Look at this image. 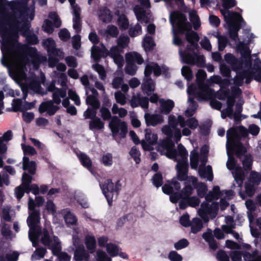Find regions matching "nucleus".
<instances>
[{
  "label": "nucleus",
  "instance_id": "nucleus-1",
  "mask_svg": "<svg viewBox=\"0 0 261 261\" xmlns=\"http://www.w3.org/2000/svg\"><path fill=\"white\" fill-rule=\"evenodd\" d=\"M34 0H0V42L3 54L1 60L9 71H14L28 85L30 80L24 79L25 71L33 72L39 68L35 47L18 42V32L32 44L38 43L37 37L29 30L34 19Z\"/></svg>",
  "mask_w": 261,
  "mask_h": 261
},
{
  "label": "nucleus",
  "instance_id": "nucleus-2",
  "mask_svg": "<svg viewBox=\"0 0 261 261\" xmlns=\"http://www.w3.org/2000/svg\"><path fill=\"white\" fill-rule=\"evenodd\" d=\"M168 125H165L162 128V132L167 136V138L160 143L158 146V151L161 154L165 155L167 158L177 162L176 168L177 172V178L179 180H185V187L180 190L179 183L173 179L170 185H165L162 187L163 192L170 195V199L173 203H176L180 198H186L193 193L194 189H197V194L203 197L207 190L205 184L197 182V178L194 176L187 177L188 152L181 144H178L177 149H174L175 142L180 141L181 134L180 129L176 128L178 124L183 128L182 134L188 136L191 131L189 129H194L198 125V121L194 118L188 119L186 121L183 116L179 115L177 117L171 115L168 118Z\"/></svg>",
  "mask_w": 261,
  "mask_h": 261
},
{
  "label": "nucleus",
  "instance_id": "nucleus-3",
  "mask_svg": "<svg viewBox=\"0 0 261 261\" xmlns=\"http://www.w3.org/2000/svg\"><path fill=\"white\" fill-rule=\"evenodd\" d=\"M170 21L173 28V44L178 46L182 44L183 41L177 34H185L187 40L190 43L185 53L182 52L181 48L179 49L181 61L189 64L201 65L204 62L203 56H199L193 51L189 52L197 49L199 38L196 32L191 31V25L187 21L186 16L179 12L173 11L170 14Z\"/></svg>",
  "mask_w": 261,
  "mask_h": 261
},
{
  "label": "nucleus",
  "instance_id": "nucleus-4",
  "mask_svg": "<svg viewBox=\"0 0 261 261\" xmlns=\"http://www.w3.org/2000/svg\"><path fill=\"white\" fill-rule=\"evenodd\" d=\"M35 202L33 198H30L28 207L30 212L27 219V223L30 228L29 237L32 242L33 246L36 247L38 245V239L41 236V241L43 244L47 246L51 249L55 255H58L60 261H69L70 257L66 253H60L61 246L57 237L51 236L46 229H44L42 233L38 228V224L40 222L39 212L34 209Z\"/></svg>",
  "mask_w": 261,
  "mask_h": 261
},
{
  "label": "nucleus",
  "instance_id": "nucleus-5",
  "mask_svg": "<svg viewBox=\"0 0 261 261\" xmlns=\"http://www.w3.org/2000/svg\"><path fill=\"white\" fill-rule=\"evenodd\" d=\"M259 132V127L255 124L249 125L248 130L243 126H240L236 128H230L227 131L226 133V149L228 155V161L226 166L229 169H231L234 165L233 159L230 155V149L237 152L240 157V152L244 153L246 152V148L241 142L242 138H246L248 132L253 136H256Z\"/></svg>",
  "mask_w": 261,
  "mask_h": 261
},
{
  "label": "nucleus",
  "instance_id": "nucleus-6",
  "mask_svg": "<svg viewBox=\"0 0 261 261\" xmlns=\"http://www.w3.org/2000/svg\"><path fill=\"white\" fill-rule=\"evenodd\" d=\"M223 196L222 198L228 200L233 198L234 192L232 190L220 192L218 186H215L213 191L205 196V201L202 203L200 208L198 210L199 216L205 222L209 220V218H214L217 215L219 205L217 203L213 202V199H217L219 197Z\"/></svg>",
  "mask_w": 261,
  "mask_h": 261
},
{
  "label": "nucleus",
  "instance_id": "nucleus-7",
  "mask_svg": "<svg viewBox=\"0 0 261 261\" xmlns=\"http://www.w3.org/2000/svg\"><path fill=\"white\" fill-rule=\"evenodd\" d=\"M13 74L14 77L16 80L18 82L20 85L21 90L23 93V99L24 100V102L23 105V110H30L34 108L36 101H34L31 102H29L25 101L26 97L27 96V92L30 91L38 94L41 95H44L46 92L43 91L42 88L41 87L40 84L42 83L44 85L45 76L43 73L40 74V80L39 79L35 76L33 72L25 71L24 73V79H29L30 83L28 85H23L21 83V80L19 79L15 73L14 71H11Z\"/></svg>",
  "mask_w": 261,
  "mask_h": 261
},
{
  "label": "nucleus",
  "instance_id": "nucleus-8",
  "mask_svg": "<svg viewBox=\"0 0 261 261\" xmlns=\"http://www.w3.org/2000/svg\"><path fill=\"white\" fill-rule=\"evenodd\" d=\"M221 1L224 9H221L220 11L228 25L229 37L234 41H237L238 40V32L240 29V25L245 24V21L239 13L229 10V9L236 6L235 0Z\"/></svg>",
  "mask_w": 261,
  "mask_h": 261
},
{
  "label": "nucleus",
  "instance_id": "nucleus-9",
  "mask_svg": "<svg viewBox=\"0 0 261 261\" xmlns=\"http://www.w3.org/2000/svg\"><path fill=\"white\" fill-rule=\"evenodd\" d=\"M233 40V39L230 37ZM233 41L237 44L236 50L241 55V59L236 58L232 54L228 53L224 56L225 61L231 66L232 69L237 72L241 71L244 68H249L252 65L251 50L247 44L239 41V38L237 41Z\"/></svg>",
  "mask_w": 261,
  "mask_h": 261
},
{
  "label": "nucleus",
  "instance_id": "nucleus-10",
  "mask_svg": "<svg viewBox=\"0 0 261 261\" xmlns=\"http://www.w3.org/2000/svg\"><path fill=\"white\" fill-rule=\"evenodd\" d=\"M196 76L197 85L192 84L188 86V94L190 96L194 95L199 101L211 99L214 98L215 92L207 85L206 83H205L206 77V72L203 70L199 69Z\"/></svg>",
  "mask_w": 261,
  "mask_h": 261
},
{
  "label": "nucleus",
  "instance_id": "nucleus-11",
  "mask_svg": "<svg viewBox=\"0 0 261 261\" xmlns=\"http://www.w3.org/2000/svg\"><path fill=\"white\" fill-rule=\"evenodd\" d=\"M208 149L206 146H203L199 154L197 150L194 149L190 154V161L191 168L196 169L199 167L198 173L201 177L207 178L212 181L213 179L212 169L211 166L205 167L207 162V155Z\"/></svg>",
  "mask_w": 261,
  "mask_h": 261
},
{
  "label": "nucleus",
  "instance_id": "nucleus-12",
  "mask_svg": "<svg viewBox=\"0 0 261 261\" xmlns=\"http://www.w3.org/2000/svg\"><path fill=\"white\" fill-rule=\"evenodd\" d=\"M81 81L85 86L86 93L87 95L86 103L91 108H88L84 113L86 118H91L96 115V110L99 107L100 103L98 100V92L94 88L89 87V79L87 75L81 77Z\"/></svg>",
  "mask_w": 261,
  "mask_h": 261
},
{
  "label": "nucleus",
  "instance_id": "nucleus-13",
  "mask_svg": "<svg viewBox=\"0 0 261 261\" xmlns=\"http://www.w3.org/2000/svg\"><path fill=\"white\" fill-rule=\"evenodd\" d=\"M166 69L165 67L161 68L157 64L154 62H151L146 65L144 71L145 78L142 86V90L144 93L148 95H150L151 92L154 90V83L149 77L150 74L153 72L155 76H158L162 72H165Z\"/></svg>",
  "mask_w": 261,
  "mask_h": 261
},
{
  "label": "nucleus",
  "instance_id": "nucleus-14",
  "mask_svg": "<svg viewBox=\"0 0 261 261\" xmlns=\"http://www.w3.org/2000/svg\"><path fill=\"white\" fill-rule=\"evenodd\" d=\"M230 155L233 159L234 165L231 169H229L228 167L227 168L229 170L234 169V171L232 172L233 177L239 187H242L245 179V174L243 169L241 167L236 166V162L232 155L233 154H236L237 157L240 159H242L243 156L242 163L245 170H249L251 168L252 161V158L250 155H245L246 152L243 154L240 152V157H239L236 151L233 150L231 148L230 149Z\"/></svg>",
  "mask_w": 261,
  "mask_h": 261
},
{
  "label": "nucleus",
  "instance_id": "nucleus-15",
  "mask_svg": "<svg viewBox=\"0 0 261 261\" xmlns=\"http://www.w3.org/2000/svg\"><path fill=\"white\" fill-rule=\"evenodd\" d=\"M48 91L53 92V99L55 103L57 105L60 104L62 100V105L67 108V112L72 115L76 114L77 111L76 108L73 106H69V100L67 97V92L65 89H59L56 88L55 82L53 81L47 87Z\"/></svg>",
  "mask_w": 261,
  "mask_h": 261
},
{
  "label": "nucleus",
  "instance_id": "nucleus-16",
  "mask_svg": "<svg viewBox=\"0 0 261 261\" xmlns=\"http://www.w3.org/2000/svg\"><path fill=\"white\" fill-rule=\"evenodd\" d=\"M43 46L46 49L48 56V65L50 67H54L60 59L63 58V53L60 49L56 48L55 42L51 38L43 40L42 41Z\"/></svg>",
  "mask_w": 261,
  "mask_h": 261
},
{
  "label": "nucleus",
  "instance_id": "nucleus-17",
  "mask_svg": "<svg viewBox=\"0 0 261 261\" xmlns=\"http://www.w3.org/2000/svg\"><path fill=\"white\" fill-rule=\"evenodd\" d=\"M109 127L112 132L114 138L118 143L120 142L121 139L125 137L127 133L126 123L119 119L117 116L112 118L109 123Z\"/></svg>",
  "mask_w": 261,
  "mask_h": 261
},
{
  "label": "nucleus",
  "instance_id": "nucleus-18",
  "mask_svg": "<svg viewBox=\"0 0 261 261\" xmlns=\"http://www.w3.org/2000/svg\"><path fill=\"white\" fill-rule=\"evenodd\" d=\"M81 228H73L72 234L73 245L75 250L74 254V258L76 261H83L87 260L89 257V253L86 251L83 245L81 244L80 237L78 233L81 231Z\"/></svg>",
  "mask_w": 261,
  "mask_h": 261
},
{
  "label": "nucleus",
  "instance_id": "nucleus-19",
  "mask_svg": "<svg viewBox=\"0 0 261 261\" xmlns=\"http://www.w3.org/2000/svg\"><path fill=\"white\" fill-rule=\"evenodd\" d=\"M230 84L229 80L228 79H221V82H220L219 86L220 89L219 91L215 93L214 97H217L220 100H224L226 98L228 99V97H234V99L238 97L241 94V90L240 88L236 87H233L231 89V91L226 88L229 86Z\"/></svg>",
  "mask_w": 261,
  "mask_h": 261
},
{
  "label": "nucleus",
  "instance_id": "nucleus-20",
  "mask_svg": "<svg viewBox=\"0 0 261 261\" xmlns=\"http://www.w3.org/2000/svg\"><path fill=\"white\" fill-rule=\"evenodd\" d=\"M99 185L102 193L107 199L109 205H111L112 202L113 193L116 192L117 193L121 189L122 184L120 181L118 180L114 186L111 180L106 179L103 184L99 181Z\"/></svg>",
  "mask_w": 261,
  "mask_h": 261
},
{
  "label": "nucleus",
  "instance_id": "nucleus-21",
  "mask_svg": "<svg viewBox=\"0 0 261 261\" xmlns=\"http://www.w3.org/2000/svg\"><path fill=\"white\" fill-rule=\"evenodd\" d=\"M22 149L24 156L23 158V169L28 170L31 174H34L36 170V164L34 161H30L28 158L25 155H34L36 153V151L34 147L31 146H27L21 144Z\"/></svg>",
  "mask_w": 261,
  "mask_h": 261
},
{
  "label": "nucleus",
  "instance_id": "nucleus-22",
  "mask_svg": "<svg viewBox=\"0 0 261 261\" xmlns=\"http://www.w3.org/2000/svg\"><path fill=\"white\" fill-rule=\"evenodd\" d=\"M230 256L233 261L241 260L242 256L245 261H261V255H258V252L255 250L252 253L247 251L241 252L234 251L230 253Z\"/></svg>",
  "mask_w": 261,
  "mask_h": 261
},
{
  "label": "nucleus",
  "instance_id": "nucleus-23",
  "mask_svg": "<svg viewBox=\"0 0 261 261\" xmlns=\"http://www.w3.org/2000/svg\"><path fill=\"white\" fill-rule=\"evenodd\" d=\"M261 181V175L255 171L250 173L248 181L245 184L246 192L249 196L253 195L255 187Z\"/></svg>",
  "mask_w": 261,
  "mask_h": 261
},
{
  "label": "nucleus",
  "instance_id": "nucleus-24",
  "mask_svg": "<svg viewBox=\"0 0 261 261\" xmlns=\"http://www.w3.org/2000/svg\"><path fill=\"white\" fill-rule=\"evenodd\" d=\"M50 20H45L42 25L43 31L48 34H51L54 31V26L59 28L61 25V21L58 18L57 14L55 12H51L49 14Z\"/></svg>",
  "mask_w": 261,
  "mask_h": 261
},
{
  "label": "nucleus",
  "instance_id": "nucleus-25",
  "mask_svg": "<svg viewBox=\"0 0 261 261\" xmlns=\"http://www.w3.org/2000/svg\"><path fill=\"white\" fill-rule=\"evenodd\" d=\"M73 14V28L76 33L81 31L82 23L81 19V9L79 7L75 4V0H69Z\"/></svg>",
  "mask_w": 261,
  "mask_h": 261
},
{
  "label": "nucleus",
  "instance_id": "nucleus-26",
  "mask_svg": "<svg viewBox=\"0 0 261 261\" xmlns=\"http://www.w3.org/2000/svg\"><path fill=\"white\" fill-rule=\"evenodd\" d=\"M143 8H141L139 6H136L134 11L136 17L139 21L141 23L145 22L147 23L148 21V18L146 16L144 8H149L150 7V4L149 0H138Z\"/></svg>",
  "mask_w": 261,
  "mask_h": 261
},
{
  "label": "nucleus",
  "instance_id": "nucleus-27",
  "mask_svg": "<svg viewBox=\"0 0 261 261\" xmlns=\"http://www.w3.org/2000/svg\"><path fill=\"white\" fill-rule=\"evenodd\" d=\"M145 132V140L142 142L141 144L145 150H151L153 149L152 145L157 142L158 136L156 134L152 133L149 128L146 129Z\"/></svg>",
  "mask_w": 261,
  "mask_h": 261
},
{
  "label": "nucleus",
  "instance_id": "nucleus-28",
  "mask_svg": "<svg viewBox=\"0 0 261 261\" xmlns=\"http://www.w3.org/2000/svg\"><path fill=\"white\" fill-rule=\"evenodd\" d=\"M77 228H81L82 230L78 233V236L80 237V234L82 232L85 234V244L87 249L91 253H93L96 248V240L95 237L87 229L83 227H77Z\"/></svg>",
  "mask_w": 261,
  "mask_h": 261
},
{
  "label": "nucleus",
  "instance_id": "nucleus-29",
  "mask_svg": "<svg viewBox=\"0 0 261 261\" xmlns=\"http://www.w3.org/2000/svg\"><path fill=\"white\" fill-rule=\"evenodd\" d=\"M144 118L147 126H155L164 122V117L160 113H146Z\"/></svg>",
  "mask_w": 261,
  "mask_h": 261
},
{
  "label": "nucleus",
  "instance_id": "nucleus-30",
  "mask_svg": "<svg viewBox=\"0 0 261 261\" xmlns=\"http://www.w3.org/2000/svg\"><path fill=\"white\" fill-rule=\"evenodd\" d=\"M54 99L42 102L39 106V111L40 113L47 112V114L51 116L54 115L59 110V107L54 105Z\"/></svg>",
  "mask_w": 261,
  "mask_h": 261
},
{
  "label": "nucleus",
  "instance_id": "nucleus-31",
  "mask_svg": "<svg viewBox=\"0 0 261 261\" xmlns=\"http://www.w3.org/2000/svg\"><path fill=\"white\" fill-rule=\"evenodd\" d=\"M120 49L117 46L112 47L109 53L110 56L113 59L114 62L117 65L118 67L121 68L123 65V58L120 55Z\"/></svg>",
  "mask_w": 261,
  "mask_h": 261
},
{
  "label": "nucleus",
  "instance_id": "nucleus-32",
  "mask_svg": "<svg viewBox=\"0 0 261 261\" xmlns=\"http://www.w3.org/2000/svg\"><path fill=\"white\" fill-rule=\"evenodd\" d=\"M149 100L147 97H142L140 94L134 95L131 99L130 103L133 107H136L139 106L144 109H147L148 108Z\"/></svg>",
  "mask_w": 261,
  "mask_h": 261
},
{
  "label": "nucleus",
  "instance_id": "nucleus-33",
  "mask_svg": "<svg viewBox=\"0 0 261 261\" xmlns=\"http://www.w3.org/2000/svg\"><path fill=\"white\" fill-rule=\"evenodd\" d=\"M13 134L11 130L6 132L0 137V155L4 154L7 150V142L12 139Z\"/></svg>",
  "mask_w": 261,
  "mask_h": 261
},
{
  "label": "nucleus",
  "instance_id": "nucleus-34",
  "mask_svg": "<svg viewBox=\"0 0 261 261\" xmlns=\"http://www.w3.org/2000/svg\"><path fill=\"white\" fill-rule=\"evenodd\" d=\"M4 92L6 95L15 97L16 95H19V91H14L11 89L8 85H5L3 88V91H0V114L2 113V109L3 108V99L4 97Z\"/></svg>",
  "mask_w": 261,
  "mask_h": 261
},
{
  "label": "nucleus",
  "instance_id": "nucleus-35",
  "mask_svg": "<svg viewBox=\"0 0 261 261\" xmlns=\"http://www.w3.org/2000/svg\"><path fill=\"white\" fill-rule=\"evenodd\" d=\"M241 71L244 72L243 76L246 78V83L248 84L250 82L251 79L254 78L257 81H261V76L259 74H256L254 72V69L251 68V66L249 68H244Z\"/></svg>",
  "mask_w": 261,
  "mask_h": 261
},
{
  "label": "nucleus",
  "instance_id": "nucleus-36",
  "mask_svg": "<svg viewBox=\"0 0 261 261\" xmlns=\"http://www.w3.org/2000/svg\"><path fill=\"white\" fill-rule=\"evenodd\" d=\"M108 55V51L103 45L101 47L93 45L91 48V57L95 60H98L101 57Z\"/></svg>",
  "mask_w": 261,
  "mask_h": 261
},
{
  "label": "nucleus",
  "instance_id": "nucleus-37",
  "mask_svg": "<svg viewBox=\"0 0 261 261\" xmlns=\"http://www.w3.org/2000/svg\"><path fill=\"white\" fill-rule=\"evenodd\" d=\"M235 99L234 97H228L227 99V108L221 111V117L223 119L228 117L230 119H233L232 107L234 106Z\"/></svg>",
  "mask_w": 261,
  "mask_h": 261
},
{
  "label": "nucleus",
  "instance_id": "nucleus-38",
  "mask_svg": "<svg viewBox=\"0 0 261 261\" xmlns=\"http://www.w3.org/2000/svg\"><path fill=\"white\" fill-rule=\"evenodd\" d=\"M159 101L161 111L165 114H169L174 106L173 101L170 99L164 100V99H161Z\"/></svg>",
  "mask_w": 261,
  "mask_h": 261
},
{
  "label": "nucleus",
  "instance_id": "nucleus-39",
  "mask_svg": "<svg viewBox=\"0 0 261 261\" xmlns=\"http://www.w3.org/2000/svg\"><path fill=\"white\" fill-rule=\"evenodd\" d=\"M61 213L63 215L65 221L67 224H76L77 220L75 216L73 213H72L69 210H63L61 211Z\"/></svg>",
  "mask_w": 261,
  "mask_h": 261
},
{
  "label": "nucleus",
  "instance_id": "nucleus-40",
  "mask_svg": "<svg viewBox=\"0 0 261 261\" xmlns=\"http://www.w3.org/2000/svg\"><path fill=\"white\" fill-rule=\"evenodd\" d=\"M98 17L100 20L105 22H110L112 18V12L106 7H102L99 9Z\"/></svg>",
  "mask_w": 261,
  "mask_h": 261
},
{
  "label": "nucleus",
  "instance_id": "nucleus-41",
  "mask_svg": "<svg viewBox=\"0 0 261 261\" xmlns=\"http://www.w3.org/2000/svg\"><path fill=\"white\" fill-rule=\"evenodd\" d=\"M126 62H132L133 64H141L143 62V59L140 54L137 53L133 52L127 54L126 55Z\"/></svg>",
  "mask_w": 261,
  "mask_h": 261
},
{
  "label": "nucleus",
  "instance_id": "nucleus-42",
  "mask_svg": "<svg viewBox=\"0 0 261 261\" xmlns=\"http://www.w3.org/2000/svg\"><path fill=\"white\" fill-rule=\"evenodd\" d=\"M76 154L83 166L93 174L91 170L92 162L90 159L86 154L83 153H76Z\"/></svg>",
  "mask_w": 261,
  "mask_h": 261
},
{
  "label": "nucleus",
  "instance_id": "nucleus-43",
  "mask_svg": "<svg viewBox=\"0 0 261 261\" xmlns=\"http://www.w3.org/2000/svg\"><path fill=\"white\" fill-rule=\"evenodd\" d=\"M96 115L93 118H90L92 119L89 122V128L91 130H100L103 128L104 123L100 120V118H95ZM84 117H85L84 116ZM87 119L86 118H85Z\"/></svg>",
  "mask_w": 261,
  "mask_h": 261
},
{
  "label": "nucleus",
  "instance_id": "nucleus-44",
  "mask_svg": "<svg viewBox=\"0 0 261 261\" xmlns=\"http://www.w3.org/2000/svg\"><path fill=\"white\" fill-rule=\"evenodd\" d=\"M203 239L208 243L210 247L213 250L218 248L216 240L214 239L211 231H207L203 234Z\"/></svg>",
  "mask_w": 261,
  "mask_h": 261
},
{
  "label": "nucleus",
  "instance_id": "nucleus-45",
  "mask_svg": "<svg viewBox=\"0 0 261 261\" xmlns=\"http://www.w3.org/2000/svg\"><path fill=\"white\" fill-rule=\"evenodd\" d=\"M189 17L194 29H198L200 25V21L196 11L194 10H190L189 12Z\"/></svg>",
  "mask_w": 261,
  "mask_h": 261
},
{
  "label": "nucleus",
  "instance_id": "nucleus-46",
  "mask_svg": "<svg viewBox=\"0 0 261 261\" xmlns=\"http://www.w3.org/2000/svg\"><path fill=\"white\" fill-rule=\"evenodd\" d=\"M188 101L189 103V105L185 111V115L189 117L193 115L195 113L197 109V105L190 96H189Z\"/></svg>",
  "mask_w": 261,
  "mask_h": 261
},
{
  "label": "nucleus",
  "instance_id": "nucleus-47",
  "mask_svg": "<svg viewBox=\"0 0 261 261\" xmlns=\"http://www.w3.org/2000/svg\"><path fill=\"white\" fill-rule=\"evenodd\" d=\"M246 205L249 211L247 212L248 217L250 223H252L255 217L254 204L251 200H247L246 201Z\"/></svg>",
  "mask_w": 261,
  "mask_h": 261
},
{
  "label": "nucleus",
  "instance_id": "nucleus-48",
  "mask_svg": "<svg viewBox=\"0 0 261 261\" xmlns=\"http://www.w3.org/2000/svg\"><path fill=\"white\" fill-rule=\"evenodd\" d=\"M155 43L152 37L146 36L143 41V46L146 51H148L152 49Z\"/></svg>",
  "mask_w": 261,
  "mask_h": 261
},
{
  "label": "nucleus",
  "instance_id": "nucleus-49",
  "mask_svg": "<svg viewBox=\"0 0 261 261\" xmlns=\"http://www.w3.org/2000/svg\"><path fill=\"white\" fill-rule=\"evenodd\" d=\"M53 76L55 78L58 79V82L60 83V85L63 87L62 89H64V87L66 86L67 80L66 74L55 71L53 72ZM65 90L66 91L65 89Z\"/></svg>",
  "mask_w": 261,
  "mask_h": 261
},
{
  "label": "nucleus",
  "instance_id": "nucleus-50",
  "mask_svg": "<svg viewBox=\"0 0 261 261\" xmlns=\"http://www.w3.org/2000/svg\"><path fill=\"white\" fill-rule=\"evenodd\" d=\"M202 227V223L201 220L197 218H194L191 223V231L196 233L200 231Z\"/></svg>",
  "mask_w": 261,
  "mask_h": 261
},
{
  "label": "nucleus",
  "instance_id": "nucleus-51",
  "mask_svg": "<svg viewBox=\"0 0 261 261\" xmlns=\"http://www.w3.org/2000/svg\"><path fill=\"white\" fill-rule=\"evenodd\" d=\"M46 252V249L43 247L37 248L32 255V260H36L42 258L44 256Z\"/></svg>",
  "mask_w": 261,
  "mask_h": 261
},
{
  "label": "nucleus",
  "instance_id": "nucleus-52",
  "mask_svg": "<svg viewBox=\"0 0 261 261\" xmlns=\"http://www.w3.org/2000/svg\"><path fill=\"white\" fill-rule=\"evenodd\" d=\"M113 114H117L120 118L124 117L127 114V111L123 108H119L116 104H114L112 108Z\"/></svg>",
  "mask_w": 261,
  "mask_h": 261
},
{
  "label": "nucleus",
  "instance_id": "nucleus-53",
  "mask_svg": "<svg viewBox=\"0 0 261 261\" xmlns=\"http://www.w3.org/2000/svg\"><path fill=\"white\" fill-rule=\"evenodd\" d=\"M128 33L129 35L133 37L141 34L142 29L141 25L139 23L131 25L129 29Z\"/></svg>",
  "mask_w": 261,
  "mask_h": 261
},
{
  "label": "nucleus",
  "instance_id": "nucleus-54",
  "mask_svg": "<svg viewBox=\"0 0 261 261\" xmlns=\"http://www.w3.org/2000/svg\"><path fill=\"white\" fill-rule=\"evenodd\" d=\"M19 253L16 251L9 252L6 254L5 257L3 255L0 256V261H16L18 257Z\"/></svg>",
  "mask_w": 261,
  "mask_h": 261
},
{
  "label": "nucleus",
  "instance_id": "nucleus-55",
  "mask_svg": "<svg viewBox=\"0 0 261 261\" xmlns=\"http://www.w3.org/2000/svg\"><path fill=\"white\" fill-rule=\"evenodd\" d=\"M93 68L98 73L99 78L101 80H105L106 78V72L104 67L98 64H95L93 65Z\"/></svg>",
  "mask_w": 261,
  "mask_h": 261
},
{
  "label": "nucleus",
  "instance_id": "nucleus-56",
  "mask_svg": "<svg viewBox=\"0 0 261 261\" xmlns=\"http://www.w3.org/2000/svg\"><path fill=\"white\" fill-rule=\"evenodd\" d=\"M107 251L111 256H115L118 254V247L112 243L107 244L106 245Z\"/></svg>",
  "mask_w": 261,
  "mask_h": 261
},
{
  "label": "nucleus",
  "instance_id": "nucleus-57",
  "mask_svg": "<svg viewBox=\"0 0 261 261\" xmlns=\"http://www.w3.org/2000/svg\"><path fill=\"white\" fill-rule=\"evenodd\" d=\"M2 234L8 239H11L14 236L13 235L12 231L10 230V227L6 224H4L2 228Z\"/></svg>",
  "mask_w": 261,
  "mask_h": 261
},
{
  "label": "nucleus",
  "instance_id": "nucleus-58",
  "mask_svg": "<svg viewBox=\"0 0 261 261\" xmlns=\"http://www.w3.org/2000/svg\"><path fill=\"white\" fill-rule=\"evenodd\" d=\"M118 32L117 27L114 25H109L105 31V35L107 37L110 36L112 37H116L117 36Z\"/></svg>",
  "mask_w": 261,
  "mask_h": 261
},
{
  "label": "nucleus",
  "instance_id": "nucleus-59",
  "mask_svg": "<svg viewBox=\"0 0 261 261\" xmlns=\"http://www.w3.org/2000/svg\"><path fill=\"white\" fill-rule=\"evenodd\" d=\"M129 38L127 36L121 35L118 39V47L123 48L126 47L129 43Z\"/></svg>",
  "mask_w": 261,
  "mask_h": 261
},
{
  "label": "nucleus",
  "instance_id": "nucleus-60",
  "mask_svg": "<svg viewBox=\"0 0 261 261\" xmlns=\"http://www.w3.org/2000/svg\"><path fill=\"white\" fill-rule=\"evenodd\" d=\"M181 73L188 82L190 81L193 78L192 70L188 66H183L181 69Z\"/></svg>",
  "mask_w": 261,
  "mask_h": 261
},
{
  "label": "nucleus",
  "instance_id": "nucleus-61",
  "mask_svg": "<svg viewBox=\"0 0 261 261\" xmlns=\"http://www.w3.org/2000/svg\"><path fill=\"white\" fill-rule=\"evenodd\" d=\"M101 162L106 166H111L113 164V156L111 153H107L102 156Z\"/></svg>",
  "mask_w": 261,
  "mask_h": 261
},
{
  "label": "nucleus",
  "instance_id": "nucleus-62",
  "mask_svg": "<svg viewBox=\"0 0 261 261\" xmlns=\"http://www.w3.org/2000/svg\"><path fill=\"white\" fill-rule=\"evenodd\" d=\"M115 97L117 102L122 106L124 105L126 102V98L125 94L120 91H118L115 93Z\"/></svg>",
  "mask_w": 261,
  "mask_h": 261
},
{
  "label": "nucleus",
  "instance_id": "nucleus-63",
  "mask_svg": "<svg viewBox=\"0 0 261 261\" xmlns=\"http://www.w3.org/2000/svg\"><path fill=\"white\" fill-rule=\"evenodd\" d=\"M130 156L134 159L137 164L140 162V153L138 148L136 147H133L129 152Z\"/></svg>",
  "mask_w": 261,
  "mask_h": 261
},
{
  "label": "nucleus",
  "instance_id": "nucleus-64",
  "mask_svg": "<svg viewBox=\"0 0 261 261\" xmlns=\"http://www.w3.org/2000/svg\"><path fill=\"white\" fill-rule=\"evenodd\" d=\"M96 260L111 261V259L107 255L105 252L98 250L96 252Z\"/></svg>",
  "mask_w": 261,
  "mask_h": 261
}]
</instances>
